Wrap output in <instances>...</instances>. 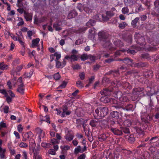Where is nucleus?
I'll return each mask as SVG.
<instances>
[{
  "mask_svg": "<svg viewBox=\"0 0 159 159\" xmlns=\"http://www.w3.org/2000/svg\"><path fill=\"white\" fill-rule=\"evenodd\" d=\"M100 93L103 96L101 97L100 100L104 102H111L113 104H119V102H127L128 100V98L127 96L125 94H122V93L118 91L116 92L113 94L114 96L116 99V100H113V98H108L107 96L110 94V92L107 89H105L101 91Z\"/></svg>",
  "mask_w": 159,
  "mask_h": 159,
  "instance_id": "obj_1",
  "label": "nucleus"
},
{
  "mask_svg": "<svg viewBox=\"0 0 159 159\" xmlns=\"http://www.w3.org/2000/svg\"><path fill=\"white\" fill-rule=\"evenodd\" d=\"M98 36L103 48H107L111 52L116 49V48H115L112 47V44L109 40L105 37L103 32H99L98 33Z\"/></svg>",
  "mask_w": 159,
  "mask_h": 159,
  "instance_id": "obj_2",
  "label": "nucleus"
},
{
  "mask_svg": "<svg viewBox=\"0 0 159 159\" xmlns=\"http://www.w3.org/2000/svg\"><path fill=\"white\" fill-rule=\"evenodd\" d=\"M108 112V108L106 107H101L95 110L94 116L96 119H101L106 116Z\"/></svg>",
  "mask_w": 159,
  "mask_h": 159,
  "instance_id": "obj_3",
  "label": "nucleus"
},
{
  "mask_svg": "<svg viewBox=\"0 0 159 159\" xmlns=\"http://www.w3.org/2000/svg\"><path fill=\"white\" fill-rule=\"evenodd\" d=\"M74 138L73 134L70 131H68L65 136V139L67 141H71Z\"/></svg>",
  "mask_w": 159,
  "mask_h": 159,
  "instance_id": "obj_4",
  "label": "nucleus"
},
{
  "mask_svg": "<svg viewBox=\"0 0 159 159\" xmlns=\"http://www.w3.org/2000/svg\"><path fill=\"white\" fill-rule=\"evenodd\" d=\"M134 38L135 39H139L138 40L137 43H138L139 44H140L141 45H143L144 44V43L141 42L140 43V41L141 40H142L143 42H144V38L143 37H141V38H140V34L138 33H136L134 35Z\"/></svg>",
  "mask_w": 159,
  "mask_h": 159,
  "instance_id": "obj_5",
  "label": "nucleus"
},
{
  "mask_svg": "<svg viewBox=\"0 0 159 159\" xmlns=\"http://www.w3.org/2000/svg\"><path fill=\"white\" fill-rule=\"evenodd\" d=\"M56 66L57 68H61L63 67L66 64V62L64 59L63 61L61 63L58 61H56Z\"/></svg>",
  "mask_w": 159,
  "mask_h": 159,
  "instance_id": "obj_6",
  "label": "nucleus"
},
{
  "mask_svg": "<svg viewBox=\"0 0 159 159\" xmlns=\"http://www.w3.org/2000/svg\"><path fill=\"white\" fill-rule=\"evenodd\" d=\"M77 16V13L75 11H71L68 15V18L69 19L74 18Z\"/></svg>",
  "mask_w": 159,
  "mask_h": 159,
  "instance_id": "obj_7",
  "label": "nucleus"
},
{
  "mask_svg": "<svg viewBox=\"0 0 159 159\" xmlns=\"http://www.w3.org/2000/svg\"><path fill=\"white\" fill-rule=\"evenodd\" d=\"M5 148H2L0 147V157L1 158H4L5 157V153L6 152Z\"/></svg>",
  "mask_w": 159,
  "mask_h": 159,
  "instance_id": "obj_8",
  "label": "nucleus"
},
{
  "mask_svg": "<svg viewBox=\"0 0 159 159\" xmlns=\"http://www.w3.org/2000/svg\"><path fill=\"white\" fill-rule=\"evenodd\" d=\"M40 39L39 38H37L32 40V47H34L38 45V44L39 42Z\"/></svg>",
  "mask_w": 159,
  "mask_h": 159,
  "instance_id": "obj_9",
  "label": "nucleus"
},
{
  "mask_svg": "<svg viewBox=\"0 0 159 159\" xmlns=\"http://www.w3.org/2000/svg\"><path fill=\"white\" fill-rule=\"evenodd\" d=\"M111 114L112 117L115 119H117L119 116V113L116 111H113L111 112Z\"/></svg>",
  "mask_w": 159,
  "mask_h": 159,
  "instance_id": "obj_10",
  "label": "nucleus"
},
{
  "mask_svg": "<svg viewBox=\"0 0 159 159\" xmlns=\"http://www.w3.org/2000/svg\"><path fill=\"white\" fill-rule=\"evenodd\" d=\"M111 130L114 134L116 135H120L122 134V132L120 130L116 128L111 129Z\"/></svg>",
  "mask_w": 159,
  "mask_h": 159,
  "instance_id": "obj_11",
  "label": "nucleus"
},
{
  "mask_svg": "<svg viewBox=\"0 0 159 159\" xmlns=\"http://www.w3.org/2000/svg\"><path fill=\"white\" fill-rule=\"evenodd\" d=\"M23 84H19L18 88L17 89V91L21 94H23L24 93V90L23 88Z\"/></svg>",
  "mask_w": 159,
  "mask_h": 159,
  "instance_id": "obj_12",
  "label": "nucleus"
},
{
  "mask_svg": "<svg viewBox=\"0 0 159 159\" xmlns=\"http://www.w3.org/2000/svg\"><path fill=\"white\" fill-rule=\"evenodd\" d=\"M123 62L126 64H127L129 65L132 66V60L128 58H125L123 60Z\"/></svg>",
  "mask_w": 159,
  "mask_h": 159,
  "instance_id": "obj_13",
  "label": "nucleus"
},
{
  "mask_svg": "<svg viewBox=\"0 0 159 159\" xmlns=\"http://www.w3.org/2000/svg\"><path fill=\"white\" fill-rule=\"evenodd\" d=\"M8 68V66L6 65L3 62L0 63V69L2 70L7 69Z\"/></svg>",
  "mask_w": 159,
  "mask_h": 159,
  "instance_id": "obj_14",
  "label": "nucleus"
},
{
  "mask_svg": "<svg viewBox=\"0 0 159 159\" xmlns=\"http://www.w3.org/2000/svg\"><path fill=\"white\" fill-rule=\"evenodd\" d=\"M113 11L116 12V11L114 8H113L112 9ZM115 12H111V11H107L106 13V15L107 16H114Z\"/></svg>",
  "mask_w": 159,
  "mask_h": 159,
  "instance_id": "obj_15",
  "label": "nucleus"
},
{
  "mask_svg": "<svg viewBox=\"0 0 159 159\" xmlns=\"http://www.w3.org/2000/svg\"><path fill=\"white\" fill-rule=\"evenodd\" d=\"M38 131L39 133V138L41 139V138H43L45 135L44 132L42 129H38Z\"/></svg>",
  "mask_w": 159,
  "mask_h": 159,
  "instance_id": "obj_16",
  "label": "nucleus"
},
{
  "mask_svg": "<svg viewBox=\"0 0 159 159\" xmlns=\"http://www.w3.org/2000/svg\"><path fill=\"white\" fill-rule=\"evenodd\" d=\"M83 152L84 151H82L80 146L76 148L75 149V153H78L79 152Z\"/></svg>",
  "mask_w": 159,
  "mask_h": 159,
  "instance_id": "obj_17",
  "label": "nucleus"
},
{
  "mask_svg": "<svg viewBox=\"0 0 159 159\" xmlns=\"http://www.w3.org/2000/svg\"><path fill=\"white\" fill-rule=\"evenodd\" d=\"M95 24V21L94 20H90L89 22L87 23L86 25L90 27L91 26H93Z\"/></svg>",
  "mask_w": 159,
  "mask_h": 159,
  "instance_id": "obj_18",
  "label": "nucleus"
},
{
  "mask_svg": "<svg viewBox=\"0 0 159 159\" xmlns=\"http://www.w3.org/2000/svg\"><path fill=\"white\" fill-rule=\"evenodd\" d=\"M17 41L19 42V43L23 47H25V42L23 41V39L21 37H18Z\"/></svg>",
  "mask_w": 159,
  "mask_h": 159,
  "instance_id": "obj_19",
  "label": "nucleus"
},
{
  "mask_svg": "<svg viewBox=\"0 0 159 159\" xmlns=\"http://www.w3.org/2000/svg\"><path fill=\"white\" fill-rule=\"evenodd\" d=\"M54 56L56 58V61H58L61 57V54L59 52H56L54 54Z\"/></svg>",
  "mask_w": 159,
  "mask_h": 159,
  "instance_id": "obj_20",
  "label": "nucleus"
},
{
  "mask_svg": "<svg viewBox=\"0 0 159 159\" xmlns=\"http://www.w3.org/2000/svg\"><path fill=\"white\" fill-rule=\"evenodd\" d=\"M95 30L94 28H91L89 30V35L94 36V35L95 34Z\"/></svg>",
  "mask_w": 159,
  "mask_h": 159,
  "instance_id": "obj_21",
  "label": "nucleus"
},
{
  "mask_svg": "<svg viewBox=\"0 0 159 159\" xmlns=\"http://www.w3.org/2000/svg\"><path fill=\"white\" fill-rule=\"evenodd\" d=\"M124 124L125 126L129 127L131 125V123L129 120H127L124 121Z\"/></svg>",
  "mask_w": 159,
  "mask_h": 159,
  "instance_id": "obj_22",
  "label": "nucleus"
},
{
  "mask_svg": "<svg viewBox=\"0 0 159 159\" xmlns=\"http://www.w3.org/2000/svg\"><path fill=\"white\" fill-rule=\"evenodd\" d=\"M107 137L105 134H102L99 137V140L100 141H103L107 138Z\"/></svg>",
  "mask_w": 159,
  "mask_h": 159,
  "instance_id": "obj_23",
  "label": "nucleus"
},
{
  "mask_svg": "<svg viewBox=\"0 0 159 159\" xmlns=\"http://www.w3.org/2000/svg\"><path fill=\"white\" fill-rule=\"evenodd\" d=\"M19 146L21 148H26L28 147V145L26 143L24 142H21L19 144Z\"/></svg>",
  "mask_w": 159,
  "mask_h": 159,
  "instance_id": "obj_24",
  "label": "nucleus"
},
{
  "mask_svg": "<svg viewBox=\"0 0 159 159\" xmlns=\"http://www.w3.org/2000/svg\"><path fill=\"white\" fill-rule=\"evenodd\" d=\"M70 113V112L69 111H66L64 110L62 113L61 115V116L62 117H64L66 115H69Z\"/></svg>",
  "mask_w": 159,
  "mask_h": 159,
  "instance_id": "obj_25",
  "label": "nucleus"
},
{
  "mask_svg": "<svg viewBox=\"0 0 159 159\" xmlns=\"http://www.w3.org/2000/svg\"><path fill=\"white\" fill-rule=\"evenodd\" d=\"M18 20L19 21V22L17 23L18 26L22 25H23L24 21L21 18L18 17Z\"/></svg>",
  "mask_w": 159,
  "mask_h": 159,
  "instance_id": "obj_26",
  "label": "nucleus"
},
{
  "mask_svg": "<svg viewBox=\"0 0 159 159\" xmlns=\"http://www.w3.org/2000/svg\"><path fill=\"white\" fill-rule=\"evenodd\" d=\"M77 86L80 88H82L84 87V85L79 80L76 82Z\"/></svg>",
  "mask_w": 159,
  "mask_h": 159,
  "instance_id": "obj_27",
  "label": "nucleus"
},
{
  "mask_svg": "<svg viewBox=\"0 0 159 159\" xmlns=\"http://www.w3.org/2000/svg\"><path fill=\"white\" fill-rule=\"evenodd\" d=\"M17 130L19 133H22L23 127L22 126V125L21 124H19L18 125Z\"/></svg>",
  "mask_w": 159,
  "mask_h": 159,
  "instance_id": "obj_28",
  "label": "nucleus"
},
{
  "mask_svg": "<svg viewBox=\"0 0 159 159\" xmlns=\"http://www.w3.org/2000/svg\"><path fill=\"white\" fill-rule=\"evenodd\" d=\"M89 56L86 54H84L82 55L81 57V59L82 61H84L88 58Z\"/></svg>",
  "mask_w": 159,
  "mask_h": 159,
  "instance_id": "obj_29",
  "label": "nucleus"
},
{
  "mask_svg": "<svg viewBox=\"0 0 159 159\" xmlns=\"http://www.w3.org/2000/svg\"><path fill=\"white\" fill-rule=\"evenodd\" d=\"M84 41V39L82 38L79 39L76 41L75 44L77 45H79L80 44H81L83 43Z\"/></svg>",
  "mask_w": 159,
  "mask_h": 159,
  "instance_id": "obj_30",
  "label": "nucleus"
},
{
  "mask_svg": "<svg viewBox=\"0 0 159 159\" xmlns=\"http://www.w3.org/2000/svg\"><path fill=\"white\" fill-rule=\"evenodd\" d=\"M127 25L126 24L125 22H123L121 24H120L119 25V28L121 29L124 28Z\"/></svg>",
  "mask_w": 159,
  "mask_h": 159,
  "instance_id": "obj_31",
  "label": "nucleus"
},
{
  "mask_svg": "<svg viewBox=\"0 0 159 159\" xmlns=\"http://www.w3.org/2000/svg\"><path fill=\"white\" fill-rule=\"evenodd\" d=\"M7 85H8V87L9 89H11L12 88V86H14L15 84H13L11 83L10 81H9L7 82Z\"/></svg>",
  "mask_w": 159,
  "mask_h": 159,
  "instance_id": "obj_32",
  "label": "nucleus"
},
{
  "mask_svg": "<svg viewBox=\"0 0 159 159\" xmlns=\"http://www.w3.org/2000/svg\"><path fill=\"white\" fill-rule=\"evenodd\" d=\"M77 57L75 55H73L71 56V61H77Z\"/></svg>",
  "mask_w": 159,
  "mask_h": 159,
  "instance_id": "obj_33",
  "label": "nucleus"
},
{
  "mask_svg": "<svg viewBox=\"0 0 159 159\" xmlns=\"http://www.w3.org/2000/svg\"><path fill=\"white\" fill-rule=\"evenodd\" d=\"M128 9L127 7L123 8L122 10V13L124 14H126L128 12Z\"/></svg>",
  "mask_w": 159,
  "mask_h": 159,
  "instance_id": "obj_34",
  "label": "nucleus"
},
{
  "mask_svg": "<svg viewBox=\"0 0 159 159\" xmlns=\"http://www.w3.org/2000/svg\"><path fill=\"white\" fill-rule=\"evenodd\" d=\"M51 143L53 145H55L58 143L57 140L55 139H51Z\"/></svg>",
  "mask_w": 159,
  "mask_h": 159,
  "instance_id": "obj_35",
  "label": "nucleus"
},
{
  "mask_svg": "<svg viewBox=\"0 0 159 159\" xmlns=\"http://www.w3.org/2000/svg\"><path fill=\"white\" fill-rule=\"evenodd\" d=\"M54 79L56 80H59L60 78V75L58 72L55 74L54 75Z\"/></svg>",
  "mask_w": 159,
  "mask_h": 159,
  "instance_id": "obj_36",
  "label": "nucleus"
},
{
  "mask_svg": "<svg viewBox=\"0 0 159 159\" xmlns=\"http://www.w3.org/2000/svg\"><path fill=\"white\" fill-rule=\"evenodd\" d=\"M8 148L9 149L11 155H14L15 154L16 151L15 149H12L11 147L10 148L9 146Z\"/></svg>",
  "mask_w": 159,
  "mask_h": 159,
  "instance_id": "obj_37",
  "label": "nucleus"
},
{
  "mask_svg": "<svg viewBox=\"0 0 159 159\" xmlns=\"http://www.w3.org/2000/svg\"><path fill=\"white\" fill-rule=\"evenodd\" d=\"M66 85V82H63L62 84L60 85L58 88L61 89H63L65 87Z\"/></svg>",
  "mask_w": 159,
  "mask_h": 159,
  "instance_id": "obj_38",
  "label": "nucleus"
},
{
  "mask_svg": "<svg viewBox=\"0 0 159 159\" xmlns=\"http://www.w3.org/2000/svg\"><path fill=\"white\" fill-rule=\"evenodd\" d=\"M48 153L52 155H55L56 154V151L53 149H50L48 151Z\"/></svg>",
  "mask_w": 159,
  "mask_h": 159,
  "instance_id": "obj_39",
  "label": "nucleus"
},
{
  "mask_svg": "<svg viewBox=\"0 0 159 159\" xmlns=\"http://www.w3.org/2000/svg\"><path fill=\"white\" fill-rule=\"evenodd\" d=\"M96 124V121L94 120H91L90 123V125L92 127L95 126Z\"/></svg>",
  "mask_w": 159,
  "mask_h": 159,
  "instance_id": "obj_40",
  "label": "nucleus"
},
{
  "mask_svg": "<svg viewBox=\"0 0 159 159\" xmlns=\"http://www.w3.org/2000/svg\"><path fill=\"white\" fill-rule=\"evenodd\" d=\"M139 19L138 17L136 18L134 20L132 21V24L133 25H135Z\"/></svg>",
  "mask_w": 159,
  "mask_h": 159,
  "instance_id": "obj_41",
  "label": "nucleus"
},
{
  "mask_svg": "<svg viewBox=\"0 0 159 159\" xmlns=\"http://www.w3.org/2000/svg\"><path fill=\"white\" fill-rule=\"evenodd\" d=\"M49 116L47 115L44 117L43 120L46 121L48 123H50V122L49 120Z\"/></svg>",
  "mask_w": 159,
  "mask_h": 159,
  "instance_id": "obj_42",
  "label": "nucleus"
},
{
  "mask_svg": "<svg viewBox=\"0 0 159 159\" xmlns=\"http://www.w3.org/2000/svg\"><path fill=\"white\" fill-rule=\"evenodd\" d=\"M33 74V71L32 70L29 73H26L25 74V76L27 77H30Z\"/></svg>",
  "mask_w": 159,
  "mask_h": 159,
  "instance_id": "obj_43",
  "label": "nucleus"
},
{
  "mask_svg": "<svg viewBox=\"0 0 159 159\" xmlns=\"http://www.w3.org/2000/svg\"><path fill=\"white\" fill-rule=\"evenodd\" d=\"M132 108V105L131 104L128 105L127 107H126V110L127 111H130L131 110Z\"/></svg>",
  "mask_w": 159,
  "mask_h": 159,
  "instance_id": "obj_44",
  "label": "nucleus"
},
{
  "mask_svg": "<svg viewBox=\"0 0 159 159\" xmlns=\"http://www.w3.org/2000/svg\"><path fill=\"white\" fill-rule=\"evenodd\" d=\"M25 66V65L22 64L20 66H18L17 67V70L18 71H20L22 69L23 67Z\"/></svg>",
  "mask_w": 159,
  "mask_h": 159,
  "instance_id": "obj_45",
  "label": "nucleus"
},
{
  "mask_svg": "<svg viewBox=\"0 0 159 159\" xmlns=\"http://www.w3.org/2000/svg\"><path fill=\"white\" fill-rule=\"evenodd\" d=\"M22 153H23L22 155L25 159H29L27 157V153L25 151H23L22 152Z\"/></svg>",
  "mask_w": 159,
  "mask_h": 159,
  "instance_id": "obj_46",
  "label": "nucleus"
},
{
  "mask_svg": "<svg viewBox=\"0 0 159 159\" xmlns=\"http://www.w3.org/2000/svg\"><path fill=\"white\" fill-rule=\"evenodd\" d=\"M79 76L80 79L83 80L84 78L85 74L84 72H82L79 75Z\"/></svg>",
  "mask_w": 159,
  "mask_h": 159,
  "instance_id": "obj_47",
  "label": "nucleus"
},
{
  "mask_svg": "<svg viewBox=\"0 0 159 159\" xmlns=\"http://www.w3.org/2000/svg\"><path fill=\"white\" fill-rule=\"evenodd\" d=\"M61 148L64 150L67 151L70 149V147L68 146H65L63 147H61Z\"/></svg>",
  "mask_w": 159,
  "mask_h": 159,
  "instance_id": "obj_48",
  "label": "nucleus"
},
{
  "mask_svg": "<svg viewBox=\"0 0 159 159\" xmlns=\"http://www.w3.org/2000/svg\"><path fill=\"white\" fill-rule=\"evenodd\" d=\"M143 89V88H135L134 89V91H135L136 92H139L142 91Z\"/></svg>",
  "mask_w": 159,
  "mask_h": 159,
  "instance_id": "obj_49",
  "label": "nucleus"
},
{
  "mask_svg": "<svg viewBox=\"0 0 159 159\" xmlns=\"http://www.w3.org/2000/svg\"><path fill=\"white\" fill-rule=\"evenodd\" d=\"M14 134L17 139H19L20 138V135L16 131H14Z\"/></svg>",
  "mask_w": 159,
  "mask_h": 159,
  "instance_id": "obj_50",
  "label": "nucleus"
},
{
  "mask_svg": "<svg viewBox=\"0 0 159 159\" xmlns=\"http://www.w3.org/2000/svg\"><path fill=\"white\" fill-rule=\"evenodd\" d=\"M7 95H8V94L7 95V96H6L7 97L6 100H7V102L8 103H9L11 102V100H12V98H11L10 97L8 96H7Z\"/></svg>",
  "mask_w": 159,
  "mask_h": 159,
  "instance_id": "obj_51",
  "label": "nucleus"
},
{
  "mask_svg": "<svg viewBox=\"0 0 159 159\" xmlns=\"http://www.w3.org/2000/svg\"><path fill=\"white\" fill-rule=\"evenodd\" d=\"M53 26L55 28L56 30H59L61 29V28L60 27L57 26L56 24H54L53 25Z\"/></svg>",
  "mask_w": 159,
  "mask_h": 159,
  "instance_id": "obj_52",
  "label": "nucleus"
},
{
  "mask_svg": "<svg viewBox=\"0 0 159 159\" xmlns=\"http://www.w3.org/2000/svg\"><path fill=\"white\" fill-rule=\"evenodd\" d=\"M85 155L84 154H82L81 155L78 157V159H85Z\"/></svg>",
  "mask_w": 159,
  "mask_h": 159,
  "instance_id": "obj_53",
  "label": "nucleus"
},
{
  "mask_svg": "<svg viewBox=\"0 0 159 159\" xmlns=\"http://www.w3.org/2000/svg\"><path fill=\"white\" fill-rule=\"evenodd\" d=\"M42 146L44 148H48L49 147V144L45 143H42L41 144Z\"/></svg>",
  "mask_w": 159,
  "mask_h": 159,
  "instance_id": "obj_54",
  "label": "nucleus"
},
{
  "mask_svg": "<svg viewBox=\"0 0 159 159\" xmlns=\"http://www.w3.org/2000/svg\"><path fill=\"white\" fill-rule=\"evenodd\" d=\"M0 93H2L3 94H4L5 96H7V95L8 94V93H7L6 91L4 89H0Z\"/></svg>",
  "mask_w": 159,
  "mask_h": 159,
  "instance_id": "obj_55",
  "label": "nucleus"
},
{
  "mask_svg": "<svg viewBox=\"0 0 159 159\" xmlns=\"http://www.w3.org/2000/svg\"><path fill=\"white\" fill-rule=\"evenodd\" d=\"M0 126L2 128H5L6 127V124L3 122H1L0 123Z\"/></svg>",
  "mask_w": 159,
  "mask_h": 159,
  "instance_id": "obj_56",
  "label": "nucleus"
},
{
  "mask_svg": "<svg viewBox=\"0 0 159 159\" xmlns=\"http://www.w3.org/2000/svg\"><path fill=\"white\" fill-rule=\"evenodd\" d=\"M33 66V64L32 62H30L28 63V65L25 67V69H28L31 66Z\"/></svg>",
  "mask_w": 159,
  "mask_h": 159,
  "instance_id": "obj_57",
  "label": "nucleus"
},
{
  "mask_svg": "<svg viewBox=\"0 0 159 159\" xmlns=\"http://www.w3.org/2000/svg\"><path fill=\"white\" fill-rule=\"evenodd\" d=\"M11 38L15 41H16L17 40L18 38L16 36L13 34H12L11 35Z\"/></svg>",
  "mask_w": 159,
  "mask_h": 159,
  "instance_id": "obj_58",
  "label": "nucleus"
},
{
  "mask_svg": "<svg viewBox=\"0 0 159 159\" xmlns=\"http://www.w3.org/2000/svg\"><path fill=\"white\" fill-rule=\"evenodd\" d=\"M9 107L8 106H5L4 108V111L6 113H7L8 111Z\"/></svg>",
  "mask_w": 159,
  "mask_h": 159,
  "instance_id": "obj_59",
  "label": "nucleus"
},
{
  "mask_svg": "<svg viewBox=\"0 0 159 159\" xmlns=\"http://www.w3.org/2000/svg\"><path fill=\"white\" fill-rule=\"evenodd\" d=\"M16 34L18 36V37H20L22 36L21 31H19L18 32L16 33Z\"/></svg>",
  "mask_w": 159,
  "mask_h": 159,
  "instance_id": "obj_60",
  "label": "nucleus"
},
{
  "mask_svg": "<svg viewBox=\"0 0 159 159\" xmlns=\"http://www.w3.org/2000/svg\"><path fill=\"white\" fill-rule=\"evenodd\" d=\"M34 159H40V157L39 156H38L37 154L35 153L34 151Z\"/></svg>",
  "mask_w": 159,
  "mask_h": 159,
  "instance_id": "obj_61",
  "label": "nucleus"
},
{
  "mask_svg": "<svg viewBox=\"0 0 159 159\" xmlns=\"http://www.w3.org/2000/svg\"><path fill=\"white\" fill-rule=\"evenodd\" d=\"M22 78L21 77L19 78L17 80V83L19 85V84H23L22 83Z\"/></svg>",
  "mask_w": 159,
  "mask_h": 159,
  "instance_id": "obj_62",
  "label": "nucleus"
},
{
  "mask_svg": "<svg viewBox=\"0 0 159 159\" xmlns=\"http://www.w3.org/2000/svg\"><path fill=\"white\" fill-rule=\"evenodd\" d=\"M27 34L29 37H30L33 34V32L31 31H27Z\"/></svg>",
  "mask_w": 159,
  "mask_h": 159,
  "instance_id": "obj_63",
  "label": "nucleus"
},
{
  "mask_svg": "<svg viewBox=\"0 0 159 159\" xmlns=\"http://www.w3.org/2000/svg\"><path fill=\"white\" fill-rule=\"evenodd\" d=\"M8 94H9L12 97H15L14 94L11 92L10 90L8 91Z\"/></svg>",
  "mask_w": 159,
  "mask_h": 159,
  "instance_id": "obj_64",
  "label": "nucleus"
}]
</instances>
